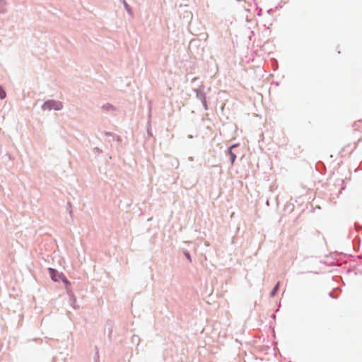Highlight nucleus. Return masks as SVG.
Listing matches in <instances>:
<instances>
[{"instance_id":"nucleus-1","label":"nucleus","mask_w":362,"mask_h":362,"mask_svg":"<svg viewBox=\"0 0 362 362\" xmlns=\"http://www.w3.org/2000/svg\"><path fill=\"white\" fill-rule=\"evenodd\" d=\"M62 103L54 100H49L44 103L42 108L50 110L52 109L59 110L62 108Z\"/></svg>"},{"instance_id":"nucleus-2","label":"nucleus","mask_w":362,"mask_h":362,"mask_svg":"<svg viewBox=\"0 0 362 362\" xmlns=\"http://www.w3.org/2000/svg\"><path fill=\"white\" fill-rule=\"evenodd\" d=\"M49 274H50V276L52 278V280L54 281H57V271L54 270V269H52V268H49Z\"/></svg>"},{"instance_id":"nucleus-3","label":"nucleus","mask_w":362,"mask_h":362,"mask_svg":"<svg viewBox=\"0 0 362 362\" xmlns=\"http://www.w3.org/2000/svg\"><path fill=\"white\" fill-rule=\"evenodd\" d=\"M279 283H278V284L274 286V288H273V290L271 291V293H270V296H274L276 294V291H278V289H279Z\"/></svg>"},{"instance_id":"nucleus-4","label":"nucleus","mask_w":362,"mask_h":362,"mask_svg":"<svg viewBox=\"0 0 362 362\" xmlns=\"http://www.w3.org/2000/svg\"><path fill=\"white\" fill-rule=\"evenodd\" d=\"M6 97L5 91L0 87V98L3 99Z\"/></svg>"},{"instance_id":"nucleus-5","label":"nucleus","mask_w":362,"mask_h":362,"mask_svg":"<svg viewBox=\"0 0 362 362\" xmlns=\"http://www.w3.org/2000/svg\"><path fill=\"white\" fill-rule=\"evenodd\" d=\"M122 2H123V4L125 7V8L129 12L130 11V8L129 6V5L127 4V3L126 2L125 0H122Z\"/></svg>"},{"instance_id":"nucleus-6","label":"nucleus","mask_w":362,"mask_h":362,"mask_svg":"<svg viewBox=\"0 0 362 362\" xmlns=\"http://www.w3.org/2000/svg\"><path fill=\"white\" fill-rule=\"evenodd\" d=\"M231 158H232V162H233V161H234V160H235V155H233V154H232V155H231Z\"/></svg>"},{"instance_id":"nucleus-7","label":"nucleus","mask_w":362,"mask_h":362,"mask_svg":"<svg viewBox=\"0 0 362 362\" xmlns=\"http://www.w3.org/2000/svg\"><path fill=\"white\" fill-rule=\"evenodd\" d=\"M186 257H187V259H190V256L188 253L186 254Z\"/></svg>"},{"instance_id":"nucleus-8","label":"nucleus","mask_w":362,"mask_h":362,"mask_svg":"<svg viewBox=\"0 0 362 362\" xmlns=\"http://www.w3.org/2000/svg\"><path fill=\"white\" fill-rule=\"evenodd\" d=\"M62 280H63V281H64L66 283H69V281L66 279H63Z\"/></svg>"}]
</instances>
